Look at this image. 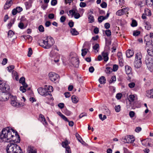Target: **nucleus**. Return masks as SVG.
Wrapping results in <instances>:
<instances>
[{"label":"nucleus","instance_id":"1","mask_svg":"<svg viewBox=\"0 0 153 153\" xmlns=\"http://www.w3.org/2000/svg\"><path fill=\"white\" fill-rule=\"evenodd\" d=\"M17 138V140L14 139L15 142H19L20 138L17 132L12 128L9 127L4 128L2 129L0 136V138L3 142H4L8 141V140L13 137L14 135Z\"/></svg>","mask_w":153,"mask_h":153},{"label":"nucleus","instance_id":"2","mask_svg":"<svg viewBox=\"0 0 153 153\" xmlns=\"http://www.w3.org/2000/svg\"><path fill=\"white\" fill-rule=\"evenodd\" d=\"M39 45L45 49H49L53 45L54 41L53 38L51 36L46 37L43 40H40L38 41Z\"/></svg>","mask_w":153,"mask_h":153},{"label":"nucleus","instance_id":"3","mask_svg":"<svg viewBox=\"0 0 153 153\" xmlns=\"http://www.w3.org/2000/svg\"><path fill=\"white\" fill-rule=\"evenodd\" d=\"M13 141H10L7 144L6 148L7 153H14V152H19L22 150L20 147L15 144L14 140L13 139ZM19 143V142H17Z\"/></svg>","mask_w":153,"mask_h":153},{"label":"nucleus","instance_id":"4","mask_svg":"<svg viewBox=\"0 0 153 153\" xmlns=\"http://www.w3.org/2000/svg\"><path fill=\"white\" fill-rule=\"evenodd\" d=\"M147 36L145 37L144 40L146 42V48L147 50L148 54L151 56H153V45L152 43V40H148L147 39Z\"/></svg>","mask_w":153,"mask_h":153},{"label":"nucleus","instance_id":"5","mask_svg":"<svg viewBox=\"0 0 153 153\" xmlns=\"http://www.w3.org/2000/svg\"><path fill=\"white\" fill-rule=\"evenodd\" d=\"M49 56L52 62L53 61L55 63H56L59 61L60 57L57 53H55L52 50L50 52Z\"/></svg>","mask_w":153,"mask_h":153},{"label":"nucleus","instance_id":"6","mask_svg":"<svg viewBox=\"0 0 153 153\" xmlns=\"http://www.w3.org/2000/svg\"><path fill=\"white\" fill-rule=\"evenodd\" d=\"M10 89V86L7 82H0V90L4 92L8 91Z\"/></svg>","mask_w":153,"mask_h":153},{"label":"nucleus","instance_id":"7","mask_svg":"<svg viewBox=\"0 0 153 153\" xmlns=\"http://www.w3.org/2000/svg\"><path fill=\"white\" fill-rule=\"evenodd\" d=\"M10 94L4 92H0V101H5L10 98Z\"/></svg>","mask_w":153,"mask_h":153},{"label":"nucleus","instance_id":"8","mask_svg":"<svg viewBox=\"0 0 153 153\" xmlns=\"http://www.w3.org/2000/svg\"><path fill=\"white\" fill-rule=\"evenodd\" d=\"M123 141L125 143H133L135 140L133 135H128L125 136L122 138Z\"/></svg>","mask_w":153,"mask_h":153},{"label":"nucleus","instance_id":"9","mask_svg":"<svg viewBox=\"0 0 153 153\" xmlns=\"http://www.w3.org/2000/svg\"><path fill=\"white\" fill-rule=\"evenodd\" d=\"M49 78L52 81H55L59 77V76L55 73L51 72L49 74Z\"/></svg>","mask_w":153,"mask_h":153},{"label":"nucleus","instance_id":"10","mask_svg":"<svg viewBox=\"0 0 153 153\" xmlns=\"http://www.w3.org/2000/svg\"><path fill=\"white\" fill-rule=\"evenodd\" d=\"M69 15L72 17L74 16L76 19H78L80 16L79 14L76 12V11L74 9L70 10L69 11Z\"/></svg>","mask_w":153,"mask_h":153},{"label":"nucleus","instance_id":"11","mask_svg":"<svg viewBox=\"0 0 153 153\" xmlns=\"http://www.w3.org/2000/svg\"><path fill=\"white\" fill-rule=\"evenodd\" d=\"M147 67L149 68H153V59L151 58H149L145 60Z\"/></svg>","mask_w":153,"mask_h":153},{"label":"nucleus","instance_id":"12","mask_svg":"<svg viewBox=\"0 0 153 153\" xmlns=\"http://www.w3.org/2000/svg\"><path fill=\"white\" fill-rule=\"evenodd\" d=\"M25 20H22L18 24V27L21 29H23L25 28L27 25V21H25Z\"/></svg>","mask_w":153,"mask_h":153},{"label":"nucleus","instance_id":"13","mask_svg":"<svg viewBox=\"0 0 153 153\" xmlns=\"http://www.w3.org/2000/svg\"><path fill=\"white\" fill-rule=\"evenodd\" d=\"M71 62L75 67H78L79 64V60L78 58L74 57L71 59Z\"/></svg>","mask_w":153,"mask_h":153},{"label":"nucleus","instance_id":"14","mask_svg":"<svg viewBox=\"0 0 153 153\" xmlns=\"http://www.w3.org/2000/svg\"><path fill=\"white\" fill-rule=\"evenodd\" d=\"M13 0H7L4 6L5 10H7L10 8L13 4Z\"/></svg>","mask_w":153,"mask_h":153},{"label":"nucleus","instance_id":"15","mask_svg":"<svg viewBox=\"0 0 153 153\" xmlns=\"http://www.w3.org/2000/svg\"><path fill=\"white\" fill-rule=\"evenodd\" d=\"M39 120H40L45 125H47L48 123L43 115L42 114H39Z\"/></svg>","mask_w":153,"mask_h":153},{"label":"nucleus","instance_id":"16","mask_svg":"<svg viewBox=\"0 0 153 153\" xmlns=\"http://www.w3.org/2000/svg\"><path fill=\"white\" fill-rule=\"evenodd\" d=\"M151 11L148 9H145L144 14H143L142 16V18L144 19H146V16H150L151 15Z\"/></svg>","mask_w":153,"mask_h":153},{"label":"nucleus","instance_id":"17","mask_svg":"<svg viewBox=\"0 0 153 153\" xmlns=\"http://www.w3.org/2000/svg\"><path fill=\"white\" fill-rule=\"evenodd\" d=\"M102 56L104 61L106 62L108 60V53L106 51H104L102 53Z\"/></svg>","mask_w":153,"mask_h":153},{"label":"nucleus","instance_id":"18","mask_svg":"<svg viewBox=\"0 0 153 153\" xmlns=\"http://www.w3.org/2000/svg\"><path fill=\"white\" fill-rule=\"evenodd\" d=\"M11 103L12 106L16 107H19L23 106L22 103L18 102H17V99L15 101L11 102Z\"/></svg>","mask_w":153,"mask_h":153},{"label":"nucleus","instance_id":"19","mask_svg":"<svg viewBox=\"0 0 153 153\" xmlns=\"http://www.w3.org/2000/svg\"><path fill=\"white\" fill-rule=\"evenodd\" d=\"M38 93L41 95L46 96L47 93L46 92L45 89L42 88H39L37 89Z\"/></svg>","mask_w":153,"mask_h":153},{"label":"nucleus","instance_id":"20","mask_svg":"<svg viewBox=\"0 0 153 153\" xmlns=\"http://www.w3.org/2000/svg\"><path fill=\"white\" fill-rule=\"evenodd\" d=\"M146 93V95L148 98H153V89L147 91Z\"/></svg>","mask_w":153,"mask_h":153},{"label":"nucleus","instance_id":"21","mask_svg":"<svg viewBox=\"0 0 153 153\" xmlns=\"http://www.w3.org/2000/svg\"><path fill=\"white\" fill-rule=\"evenodd\" d=\"M132 68L128 65H126L125 66V71L126 74H131Z\"/></svg>","mask_w":153,"mask_h":153},{"label":"nucleus","instance_id":"22","mask_svg":"<svg viewBox=\"0 0 153 153\" xmlns=\"http://www.w3.org/2000/svg\"><path fill=\"white\" fill-rule=\"evenodd\" d=\"M134 64L135 68H139L141 66L142 61L141 60H135Z\"/></svg>","mask_w":153,"mask_h":153},{"label":"nucleus","instance_id":"23","mask_svg":"<svg viewBox=\"0 0 153 153\" xmlns=\"http://www.w3.org/2000/svg\"><path fill=\"white\" fill-rule=\"evenodd\" d=\"M137 100V98L134 95H130L128 96V100L130 103L132 102H134Z\"/></svg>","mask_w":153,"mask_h":153},{"label":"nucleus","instance_id":"24","mask_svg":"<svg viewBox=\"0 0 153 153\" xmlns=\"http://www.w3.org/2000/svg\"><path fill=\"white\" fill-rule=\"evenodd\" d=\"M134 52L133 50L131 49L127 50L126 52V54L127 57L130 58L134 55Z\"/></svg>","mask_w":153,"mask_h":153},{"label":"nucleus","instance_id":"25","mask_svg":"<svg viewBox=\"0 0 153 153\" xmlns=\"http://www.w3.org/2000/svg\"><path fill=\"white\" fill-rule=\"evenodd\" d=\"M144 25L146 29L147 30L150 29L151 28V25L150 23L146 21V20L144 21Z\"/></svg>","mask_w":153,"mask_h":153},{"label":"nucleus","instance_id":"26","mask_svg":"<svg viewBox=\"0 0 153 153\" xmlns=\"http://www.w3.org/2000/svg\"><path fill=\"white\" fill-rule=\"evenodd\" d=\"M99 81L101 84H105L106 82V79L105 77L103 76H102L99 79Z\"/></svg>","mask_w":153,"mask_h":153},{"label":"nucleus","instance_id":"27","mask_svg":"<svg viewBox=\"0 0 153 153\" xmlns=\"http://www.w3.org/2000/svg\"><path fill=\"white\" fill-rule=\"evenodd\" d=\"M142 56L141 53H137L135 55V60H141Z\"/></svg>","mask_w":153,"mask_h":153},{"label":"nucleus","instance_id":"28","mask_svg":"<svg viewBox=\"0 0 153 153\" xmlns=\"http://www.w3.org/2000/svg\"><path fill=\"white\" fill-rule=\"evenodd\" d=\"M71 33L72 35L76 36L79 34V33L75 28H71Z\"/></svg>","mask_w":153,"mask_h":153},{"label":"nucleus","instance_id":"29","mask_svg":"<svg viewBox=\"0 0 153 153\" xmlns=\"http://www.w3.org/2000/svg\"><path fill=\"white\" fill-rule=\"evenodd\" d=\"M12 74L13 78H15L16 80H18L19 77L18 73L16 71L13 70V71Z\"/></svg>","mask_w":153,"mask_h":153},{"label":"nucleus","instance_id":"30","mask_svg":"<svg viewBox=\"0 0 153 153\" xmlns=\"http://www.w3.org/2000/svg\"><path fill=\"white\" fill-rule=\"evenodd\" d=\"M146 5L148 7H151L153 4V0H146Z\"/></svg>","mask_w":153,"mask_h":153},{"label":"nucleus","instance_id":"31","mask_svg":"<svg viewBox=\"0 0 153 153\" xmlns=\"http://www.w3.org/2000/svg\"><path fill=\"white\" fill-rule=\"evenodd\" d=\"M112 71V69L109 67H107L105 70V72L108 75H109Z\"/></svg>","mask_w":153,"mask_h":153},{"label":"nucleus","instance_id":"32","mask_svg":"<svg viewBox=\"0 0 153 153\" xmlns=\"http://www.w3.org/2000/svg\"><path fill=\"white\" fill-rule=\"evenodd\" d=\"M27 153H36V151L35 149H33L30 147H29Z\"/></svg>","mask_w":153,"mask_h":153},{"label":"nucleus","instance_id":"33","mask_svg":"<svg viewBox=\"0 0 153 153\" xmlns=\"http://www.w3.org/2000/svg\"><path fill=\"white\" fill-rule=\"evenodd\" d=\"M69 144L68 141L67 140H65L64 141L62 142V147L65 148L68 146H69L68 145Z\"/></svg>","mask_w":153,"mask_h":153},{"label":"nucleus","instance_id":"34","mask_svg":"<svg viewBox=\"0 0 153 153\" xmlns=\"http://www.w3.org/2000/svg\"><path fill=\"white\" fill-rule=\"evenodd\" d=\"M137 5L140 8L141 10L142 8H143L144 4L142 1H139L137 3Z\"/></svg>","mask_w":153,"mask_h":153},{"label":"nucleus","instance_id":"35","mask_svg":"<svg viewBox=\"0 0 153 153\" xmlns=\"http://www.w3.org/2000/svg\"><path fill=\"white\" fill-rule=\"evenodd\" d=\"M116 80V78L115 76H113L111 77V79L109 81V84L114 83Z\"/></svg>","mask_w":153,"mask_h":153},{"label":"nucleus","instance_id":"36","mask_svg":"<svg viewBox=\"0 0 153 153\" xmlns=\"http://www.w3.org/2000/svg\"><path fill=\"white\" fill-rule=\"evenodd\" d=\"M72 102L74 103H76L78 101L77 98L74 95L72 96L71 97Z\"/></svg>","mask_w":153,"mask_h":153},{"label":"nucleus","instance_id":"37","mask_svg":"<svg viewBox=\"0 0 153 153\" xmlns=\"http://www.w3.org/2000/svg\"><path fill=\"white\" fill-rule=\"evenodd\" d=\"M24 38L26 41L28 40V42L29 43L31 42L32 40V37L29 35L25 36Z\"/></svg>","mask_w":153,"mask_h":153},{"label":"nucleus","instance_id":"38","mask_svg":"<svg viewBox=\"0 0 153 153\" xmlns=\"http://www.w3.org/2000/svg\"><path fill=\"white\" fill-rule=\"evenodd\" d=\"M88 49L86 48H84L82 49V55L83 56H85L87 53V51H88Z\"/></svg>","mask_w":153,"mask_h":153},{"label":"nucleus","instance_id":"39","mask_svg":"<svg viewBox=\"0 0 153 153\" xmlns=\"http://www.w3.org/2000/svg\"><path fill=\"white\" fill-rule=\"evenodd\" d=\"M109 13L108 12L105 16H100L98 17L97 19H106L109 17Z\"/></svg>","mask_w":153,"mask_h":153},{"label":"nucleus","instance_id":"40","mask_svg":"<svg viewBox=\"0 0 153 153\" xmlns=\"http://www.w3.org/2000/svg\"><path fill=\"white\" fill-rule=\"evenodd\" d=\"M25 4L27 9H29L31 7V4L30 1L26 2L25 3Z\"/></svg>","mask_w":153,"mask_h":153},{"label":"nucleus","instance_id":"41","mask_svg":"<svg viewBox=\"0 0 153 153\" xmlns=\"http://www.w3.org/2000/svg\"><path fill=\"white\" fill-rule=\"evenodd\" d=\"M123 11V14H125L126 15L128 14V11L129 10V9L128 7L123 8L122 9Z\"/></svg>","mask_w":153,"mask_h":153},{"label":"nucleus","instance_id":"42","mask_svg":"<svg viewBox=\"0 0 153 153\" xmlns=\"http://www.w3.org/2000/svg\"><path fill=\"white\" fill-rule=\"evenodd\" d=\"M132 22L131 24L132 27H135L137 26V23L135 20H132Z\"/></svg>","mask_w":153,"mask_h":153},{"label":"nucleus","instance_id":"43","mask_svg":"<svg viewBox=\"0 0 153 153\" xmlns=\"http://www.w3.org/2000/svg\"><path fill=\"white\" fill-rule=\"evenodd\" d=\"M58 114L64 120H67V118L60 112H58Z\"/></svg>","mask_w":153,"mask_h":153},{"label":"nucleus","instance_id":"44","mask_svg":"<svg viewBox=\"0 0 153 153\" xmlns=\"http://www.w3.org/2000/svg\"><path fill=\"white\" fill-rule=\"evenodd\" d=\"M14 34V32L11 30H9L8 33V36L9 37H12Z\"/></svg>","mask_w":153,"mask_h":153},{"label":"nucleus","instance_id":"45","mask_svg":"<svg viewBox=\"0 0 153 153\" xmlns=\"http://www.w3.org/2000/svg\"><path fill=\"white\" fill-rule=\"evenodd\" d=\"M14 68V66L13 65H11L10 66L7 67V70L9 71V72H13V70Z\"/></svg>","mask_w":153,"mask_h":153},{"label":"nucleus","instance_id":"46","mask_svg":"<svg viewBox=\"0 0 153 153\" xmlns=\"http://www.w3.org/2000/svg\"><path fill=\"white\" fill-rule=\"evenodd\" d=\"M14 20H11L7 25V27L8 29H10L12 25L14 23Z\"/></svg>","mask_w":153,"mask_h":153},{"label":"nucleus","instance_id":"47","mask_svg":"<svg viewBox=\"0 0 153 153\" xmlns=\"http://www.w3.org/2000/svg\"><path fill=\"white\" fill-rule=\"evenodd\" d=\"M116 14L117 15L120 16L123 15L122 9L119 10L117 11L116 13Z\"/></svg>","mask_w":153,"mask_h":153},{"label":"nucleus","instance_id":"48","mask_svg":"<svg viewBox=\"0 0 153 153\" xmlns=\"http://www.w3.org/2000/svg\"><path fill=\"white\" fill-rule=\"evenodd\" d=\"M117 56L119 60L123 59L122 58V54L121 52H118Z\"/></svg>","mask_w":153,"mask_h":153},{"label":"nucleus","instance_id":"49","mask_svg":"<svg viewBox=\"0 0 153 153\" xmlns=\"http://www.w3.org/2000/svg\"><path fill=\"white\" fill-rule=\"evenodd\" d=\"M17 13H19L18 9H17V7L15 9H14L13 10H12V14L13 15H16Z\"/></svg>","mask_w":153,"mask_h":153},{"label":"nucleus","instance_id":"50","mask_svg":"<svg viewBox=\"0 0 153 153\" xmlns=\"http://www.w3.org/2000/svg\"><path fill=\"white\" fill-rule=\"evenodd\" d=\"M93 48L95 50L98 51V49H99V45L97 43L93 47Z\"/></svg>","mask_w":153,"mask_h":153},{"label":"nucleus","instance_id":"51","mask_svg":"<svg viewBox=\"0 0 153 153\" xmlns=\"http://www.w3.org/2000/svg\"><path fill=\"white\" fill-rule=\"evenodd\" d=\"M105 33L107 36H110L111 35V32L109 30H106L105 31Z\"/></svg>","mask_w":153,"mask_h":153},{"label":"nucleus","instance_id":"52","mask_svg":"<svg viewBox=\"0 0 153 153\" xmlns=\"http://www.w3.org/2000/svg\"><path fill=\"white\" fill-rule=\"evenodd\" d=\"M118 68V66L116 64L114 65L113 66L112 70L114 71H116L117 70Z\"/></svg>","mask_w":153,"mask_h":153},{"label":"nucleus","instance_id":"53","mask_svg":"<svg viewBox=\"0 0 153 153\" xmlns=\"http://www.w3.org/2000/svg\"><path fill=\"white\" fill-rule=\"evenodd\" d=\"M32 48H28V52L27 56L29 57H30L32 54Z\"/></svg>","mask_w":153,"mask_h":153},{"label":"nucleus","instance_id":"54","mask_svg":"<svg viewBox=\"0 0 153 153\" xmlns=\"http://www.w3.org/2000/svg\"><path fill=\"white\" fill-rule=\"evenodd\" d=\"M140 33V31H134L133 33V35L134 36H138Z\"/></svg>","mask_w":153,"mask_h":153},{"label":"nucleus","instance_id":"55","mask_svg":"<svg viewBox=\"0 0 153 153\" xmlns=\"http://www.w3.org/2000/svg\"><path fill=\"white\" fill-rule=\"evenodd\" d=\"M65 153H71V150L70 146H68L65 148Z\"/></svg>","mask_w":153,"mask_h":153},{"label":"nucleus","instance_id":"56","mask_svg":"<svg viewBox=\"0 0 153 153\" xmlns=\"http://www.w3.org/2000/svg\"><path fill=\"white\" fill-rule=\"evenodd\" d=\"M115 111L117 112H119L120 111V105L116 106L115 108Z\"/></svg>","mask_w":153,"mask_h":153},{"label":"nucleus","instance_id":"57","mask_svg":"<svg viewBox=\"0 0 153 153\" xmlns=\"http://www.w3.org/2000/svg\"><path fill=\"white\" fill-rule=\"evenodd\" d=\"M19 82L20 83H22V84L25 82V78L24 77H22L20 78L19 79Z\"/></svg>","mask_w":153,"mask_h":153},{"label":"nucleus","instance_id":"58","mask_svg":"<svg viewBox=\"0 0 153 153\" xmlns=\"http://www.w3.org/2000/svg\"><path fill=\"white\" fill-rule=\"evenodd\" d=\"M10 97L11 100V102L15 101L17 99L16 97V96L11 95L10 94Z\"/></svg>","mask_w":153,"mask_h":153},{"label":"nucleus","instance_id":"59","mask_svg":"<svg viewBox=\"0 0 153 153\" xmlns=\"http://www.w3.org/2000/svg\"><path fill=\"white\" fill-rule=\"evenodd\" d=\"M38 29L39 31L41 32H43L44 31V27L42 25L39 26Z\"/></svg>","mask_w":153,"mask_h":153},{"label":"nucleus","instance_id":"60","mask_svg":"<svg viewBox=\"0 0 153 153\" xmlns=\"http://www.w3.org/2000/svg\"><path fill=\"white\" fill-rule=\"evenodd\" d=\"M65 121L68 122V124L70 126H73L74 125V123L73 121H70L68 119L67 120Z\"/></svg>","mask_w":153,"mask_h":153},{"label":"nucleus","instance_id":"61","mask_svg":"<svg viewBox=\"0 0 153 153\" xmlns=\"http://www.w3.org/2000/svg\"><path fill=\"white\" fill-rule=\"evenodd\" d=\"M122 97V94L121 93H118L116 95V98L118 100L121 99Z\"/></svg>","mask_w":153,"mask_h":153},{"label":"nucleus","instance_id":"62","mask_svg":"<svg viewBox=\"0 0 153 153\" xmlns=\"http://www.w3.org/2000/svg\"><path fill=\"white\" fill-rule=\"evenodd\" d=\"M100 5H101V6L102 8H106L107 7V4L106 2H102V3Z\"/></svg>","mask_w":153,"mask_h":153},{"label":"nucleus","instance_id":"63","mask_svg":"<svg viewBox=\"0 0 153 153\" xmlns=\"http://www.w3.org/2000/svg\"><path fill=\"white\" fill-rule=\"evenodd\" d=\"M135 85V84L134 82H132L129 83L128 85L129 87L131 88H134Z\"/></svg>","mask_w":153,"mask_h":153},{"label":"nucleus","instance_id":"64","mask_svg":"<svg viewBox=\"0 0 153 153\" xmlns=\"http://www.w3.org/2000/svg\"><path fill=\"white\" fill-rule=\"evenodd\" d=\"M69 27L71 28L74 26V22L72 21H70L68 24Z\"/></svg>","mask_w":153,"mask_h":153}]
</instances>
